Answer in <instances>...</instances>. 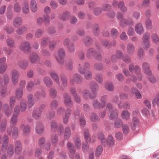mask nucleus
<instances>
[{
	"mask_svg": "<svg viewBox=\"0 0 159 159\" xmlns=\"http://www.w3.org/2000/svg\"><path fill=\"white\" fill-rule=\"evenodd\" d=\"M10 74L12 83L14 85L17 84L18 82L20 75L19 71L17 69H14L11 71Z\"/></svg>",
	"mask_w": 159,
	"mask_h": 159,
	"instance_id": "f257e3e1",
	"label": "nucleus"
},
{
	"mask_svg": "<svg viewBox=\"0 0 159 159\" xmlns=\"http://www.w3.org/2000/svg\"><path fill=\"white\" fill-rule=\"evenodd\" d=\"M82 77L77 73L74 74L73 77L70 78V83L72 85H74L75 83L77 84H81L82 80Z\"/></svg>",
	"mask_w": 159,
	"mask_h": 159,
	"instance_id": "f03ea898",
	"label": "nucleus"
},
{
	"mask_svg": "<svg viewBox=\"0 0 159 159\" xmlns=\"http://www.w3.org/2000/svg\"><path fill=\"white\" fill-rule=\"evenodd\" d=\"M19 49L24 52L27 53L31 51V47L29 42H24L20 45Z\"/></svg>",
	"mask_w": 159,
	"mask_h": 159,
	"instance_id": "7ed1b4c3",
	"label": "nucleus"
},
{
	"mask_svg": "<svg viewBox=\"0 0 159 159\" xmlns=\"http://www.w3.org/2000/svg\"><path fill=\"white\" fill-rule=\"evenodd\" d=\"M19 129L20 130L23 131L22 134L24 136H27L30 133V127L28 125H25L22 124L20 126Z\"/></svg>",
	"mask_w": 159,
	"mask_h": 159,
	"instance_id": "20e7f679",
	"label": "nucleus"
},
{
	"mask_svg": "<svg viewBox=\"0 0 159 159\" xmlns=\"http://www.w3.org/2000/svg\"><path fill=\"white\" fill-rule=\"evenodd\" d=\"M58 53L61 59H60L57 57H55V58L59 63L61 64H63L64 63V61L63 59L65 56V53L64 50L61 48L58 51Z\"/></svg>",
	"mask_w": 159,
	"mask_h": 159,
	"instance_id": "39448f33",
	"label": "nucleus"
},
{
	"mask_svg": "<svg viewBox=\"0 0 159 159\" xmlns=\"http://www.w3.org/2000/svg\"><path fill=\"white\" fill-rule=\"evenodd\" d=\"M67 147L70 152V158L73 159L75 152V149L73 144L70 142L67 143Z\"/></svg>",
	"mask_w": 159,
	"mask_h": 159,
	"instance_id": "423d86ee",
	"label": "nucleus"
},
{
	"mask_svg": "<svg viewBox=\"0 0 159 159\" xmlns=\"http://www.w3.org/2000/svg\"><path fill=\"white\" fill-rule=\"evenodd\" d=\"M89 88L93 94H96L99 89L98 85L97 83L95 82H91L89 84Z\"/></svg>",
	"mask_w": 159,
	"mask_h": 159,
	"instance_id": "0eeeda50",
	"label": "nucleus"
},
{
	"mask_svg": "<svg viewBox=\"0 0 159 159\" xmlns=\"http://www.w3.org/2000/svg\"><path fill=\"white\" fill-rule=\"evenodd\" d=\"M2 110L5 114L6 116L8 117L10 116L12 112V109L9 108L7 104H4L2 107Z\"/></svg>",
	"mask_w": 159,
	"mask_h": 159,
	"instance_id": "6e6552de",
	"label": "nucleus"
},
{
	"mask_svg": "<svg viewBox=\"0 0 159 159\" xmlns=\"http://www.w3.org/2000/svg\"><path fill=\"white\" fill-rule=\"evenodd\" d=\"M90 67V64L88 62H86L84 63L83 68L80 66V64L78 70L81 74L83 75L85 73L86 70L89 69Z\"/></svg>",
	"mask_w": 159,
	"mask_h": 159,
	"instance_id": "1a4fd4ad",
	"label": "nucleus"
},
{
	"mask_svg": "<svg viewBox=\"0 0 159 159\" xmlns=\"http://www.w3.org/2000/svg\"><path fill=\"white\" fill-rule=\"evenodd\" d=\"M64 98L65 105L68 107H71L72 104V101L70 96L67 93L64 94Z\"/></svg>",
	"mask_w": 159,
	"mask_h": 159,
	"instance_id": "9d476101",
	"label": "nucleus"
},
{
	"mask_svg": "<svg viewBox=\"0 0 159 159\" xmlns=\"http://www.w3.org/2000/svg\"><path fill=\"white\" fill-rule=\"evenodd\" d=\"M83 96L85 99H88L89 98L92 99L96 97V94H92L89 90H85L83 92Z\"/></svg>",
	"mask_w": 159,
	"mask_h": 159,
	"instance_id": "9b49d317",
	"label": "nucleus"
},
{
	"mask_svg": "<svg viewBox=\"0 0 159 159\" xmlns=\"http://www.w3.org/2000/svg\"><path fill=\"white\" fill-rule=\"evenodd\" d=\"M18 65L20 69L25 70L28 66V61L25 60H20L18 62Z\"/></svg>",
	"mask_w": 159,
	"mask_h": 159,
	"instance_id": "f8f14e48",
	"label": "nucleus"
},
{
	"mask_svg": "<svg viewBox=\"0 0 159 159\" xmlns=\"http://www.w3.org/2000/svg\"><path fill=\"white\" fill-rule=\"evenodd\" d=\"M142 67L144 72L148 75L152 74L151 71L149 69V65L147 62H144L142 65Z\"/></svg>",
	"mask_w": 159,
	"mask_h": 159,
	"instance_id": "ddd939ff",
	"label": "nucleus"
},
{
	"mask_svg": "<svg viewBox=\"0 0 159 159\" xmlns=\"http://www.w3.org/2000/svg\"><path fill=\"white\" fill-rule=\"evenodd\" d=\"M134 24V23L131 19L128 20L125 19L124 21H122V22L120 24V25L122 27H124L127 25L133 26Z\"/></svg>",
	"mask_w": 159,
	"mask_h": 159,
	"instance_id": "4468645a",
	"label": "nucleus"
},
{
	"mask_svg": "<svg viewBox=\"0 0 159 159\" xmlns=\"http://www.w3.org/2000/svg\"><path fill=\"white\" fill-rule=\"evenodd\" d=\"M127 52L129 55L133 54L135 50V48L134 45L130 43H128L126 47Z\"/></svg>",
	"mask_w": 159,
	"mask_h": 159,
	"instance_id": "2eb2a0df",
	"label": "nucleus"
},
{
	"mask_svg": "<svg viewBox=\"0 0 159 159\" xmlns=\"http://www.w3.org/2000/svg\"><path fill=\"white\" fill-rule=\"evenodd\" d=\"M9 140V137L8 136L5 134L3 137V142L2 145V150L3 152L5 151L7 148V144Z\"/></svg>",
	"mask_w": 159,
	"mask_h": 159,
	"instance_id": "dca6fc26",
	"label": "nucleus"
},
{
	"mask_svg": "<svg viewBox=\"0 0 159 159\" xmlns=\"http://www.w3.org/2000/svg\"><path fill=\"white\" fill-rule=\"evenodd\" d=\"M23 23L22 19L20 17H17L14 19L13 21V25L16 28L21 26Z\"/></svg>",
	"mask_w": 159,
	"mask_h": 159,
	"instance_id": "f3484780",
	"label": "nucleus"
},
{
	"mask_svg": "<svg viewBox=\"0 0 159 159\" xmlns=\"http://www.w3.org/2000/svg\"><path fill=\"white\" fill-rule=\"evenodd\" d=\"M49 74L57 84L59 85L60 84L59 80L57 73L54 71L50 70L49 72Z\"/></svg>",
	"mask_w": 159,
	"mask_h": 159,
	"instance_id": "a211bd4d",
	"label": "nucleus"
},
{
	"mask_svg": "<svg viewBox=\"0 0 159 159\" xmlns=\"http://www.w3.org/2000/svg\"><path fill=\"white\" fill-rule=\"evenodd\" d=\"M34 104V101L33 98V95L29 94L27 96V105L29 108H30L33 107Z\"/></svg>",
	"mask_w": 159,
	"mask_h": 159,
	"instance_id": "6ab92c4d",
	"label": "nucleus"
},
{
	"mask_svg": "<svg viewBox=\"0 0 159 159\" xmlns=\"http://www.w3.org/2000/svg\"><path fill=\"white\" fill-rule=\"evenodd\" d=\"M22 150V146L20 141H17L15 143V152L19 154L20 153Z\"/></svg>",
	"mask_w": 159,
	"mask_h": 159,
	"instance_id": "aec40b11",
	"label": "nucleus"
},
{
	"mask_svg": "<svg viewBox=\"0 0 159 159\" xmlns=\"http://www.w3.org/2000/svg\"><path fill=\"white\" fill-rule=\"evenodd\" d=\"M135 30L136 33L139 35L142 34L144 30L143 27L141 23H138L135 26Z\"/></svg>",
	"mask_w": 159,
	"mask_h": 159,
	"instance_id": "412c9836",
	"label": "nucleus"
},
{
	"mask_svg": "<svg viewBox=\"0 0 159 159\" xmlns=\"http://www.w3.org/2000/svg\"><path fill=\"white\" fill-rule=\"evenodd\" d=\"M27 28L25 26H23L18 28L16 32L17 34L22 35L27 32Z\"/></svg>",
	"mask_w": 159,
	"mask_h": 159,
	"instance_id": "4be33fe9",
	"label": "nucleus"
},
{
	"mask_svg": "<svg viewBox=\"0 0 159 159\" xmlns=\"http://www.w3.org/2000/svg\"><path fill=\"white\" fill-rule=\"evenodd\" d=\"M31 11L33 12H36L38 10L37 3L35 0H31L30 2Z\"/></svg>",
	"mask_w": 159,
	"mask_h": 159,
	"instance_id": "5701e85b",
	"label": "nucleus"
},
{
	"mask_svg": "<svg viewBox=\"0 0 159 159\" xmlns=\"http://www.w3.org/2000/svg\"><path fill=\"white\" fill-rule=\"evenodd\" d=\"M71 135V130L70 128L67 127L65 128L64 133V138L65 140H68Z\"/></svg>",
	"mask_w": 159,
	"mask_h": 159,
	"instance_id": "b1692460",
	"label": "nucleus"
},
{
	"mask_svg": "<svg viewBox=\"0 0 159 159\" xmlns=\"http://www.w3.org/2000/svg\"><path fill=\"white\" fill-rule=\"evenodd\" d=\"M23 90L22 88H18L16 89L15 91V96L18 99H21L23 97Z\"/></svg>",
	"mask_w": 159,
	"mask_h": 159,
	"instance_id": "393cba45",
	"label": "nucleus"
},
{
	"mask_svg": "<svg viewBox=\"0 0 159 159\" xmlns=\"http://www.w3.org/2000/svg\"><path fill=\"white\" fill-rule=\"evenodd\" d=\"M39 56L35 53L32 54L30 57V61L31 63H35L39 60Z\"/></svg>",
	"mask_w": 159,
	"mask_h": 159,
	"instance_id": "a878e982",
	"label": "nucleus"
},
{
	"mask_svg": "<svg viewBox=\"0 0 159 159\" xmlns=\"http://www.w3.org/2000/svg\"><path fill=\"white\" fill-rule=\"evenodd\" d=\"M44 131V127L42 123L37 124L36 127V132L38 134H41Z\"/></svg>",
	"mask_w": 159,
	"mask_h": 159,
	"instance_id": "bb28decb",
	"label": "nucleus"
},
{
	"mask_svg": "<svg viewBox=\"0 0 159 159\" xmlns=\"http://www.w3.org/2000/svg\"><path fill=\"white\" fill-rule=\"evenodd\" d=\"M43 81L44 84L47 87H51L52 86V81L50 78L47 77H45L43 79Z\"/></svg>",
	"mask_w": 159,
	"mask_h": 159,
	"instance_id": "cd10ccee",
	"label": "nucleus"
},
{
	"mask_svg": "<svg viewBox=\"0 0 159 159\" xmlns=\"http://www.w3.org/2000/svg\"><path fill=\"white\" fill-rule=\"evenodd\" d=\"M22 11L25 14H27L29 11L28 3L27 1L24 2L22 7Z\"/></svg>",
	"mask_w": 159,
	"mask_h": 159,
	"instance_id": "c85d7f7f",
	"label": "nucleus"
},
{
	"mask_svg": "<svg viewBox=\"0 0 159 159\" xmlns=\"http://www.w3.org/2000/svg\"><path fill=\"white\" fill-rule=\"evenodd\" d=\"M14 152V147L13 145L10 144L7 148V154L8 157H11Z\"/></svg>",
	"mask_w": 159,
	"mask_h": 159,
	"instance_id": "c756f323",
	"label": "nucleus"
},
{
	"mask_svg": "<svg viewBox=\"0 0 159 159\" xmlns=\"http://www.w3.org/2000/svg\"><path fill=\"white\" fill-rule=\"evenodd\" d=\"M20 109L21 111L23 112L25 111L27 108V104L26 101L24 99L21 100L20 102Z\"/></svg>",
	"mask_w": 159,
	"mask_h": 159,
	"instance_id": "7c9ffc66",
	"label": "nucleus"
},
{
	"mask_svg": "<svg viewBox=\"0 0 159 159\" xmlns=\"http://www.w3.org/2000/svg\"><path fill=\"white\" fill-rule=\"evenodd\" d=\"M84 138L86 143H90L91 141V139L88 130L87 129H85L84 130Z\"/></svg>",
	"mask_w": 159,
	"mask_h": 159,
	"instance_id": "2f4dec72",
	"label": "nucleus"
},
{
	"mask_svg": "<svg viewBox=\"0 0 159 159\" xmlns=\"http://www.w3.org/2000/svg\"><path fill=\"white\" fill-rule=\"evenodd\" d=\"M95 50L93 48H90L87 51L86 57L89 58H91L92 57L94 56Z\"/></svg>",
	"mask_w": 159,
	"mask_h": 159,
	"instance_id": "473e14b6",
	"label": "nucleus"
},
{
	"mask_svg": "<svg viewBox=\"0 0 159 159\" xmlns=\"http://www.w3.org/2000/svg\"><path fill=\"white\" fill-rule=\"evenodd\" d=\"M121 117L123 120H127L129 119L130 114L129 112L127 110H124L121 114Z\"/></svg>",
	"mask_w": 159,
	"mask_h": 159,
	"instance_id": "72a5a7b5",
	"label": "nucleus"
},
{
	"mask_svg": "<svg viewBox=\"0 0 159 159\" xmlns=\"http://www.w3.org/2000/svg\"><path fill=\"white\" fill-rule=\"evenodd\" d=\"M123 56L122 53L120 51L117 52L115 55H113L111 57V60L112 61H114V59H120L123 58Z\"/></svg>",
	"mask_w": 159,
	"mask_h": 159,
	"instance_id": "f704fd0d",
	"label": "nucleus"
},
{
	"mask_svg": "<svg viewBox=\"0 0 159 159\" xmlns=\"http://www.w3.org/2000/svg\"><path fill=\"white\" fill-rule=\"evenodd\" d=\"M18 121V117L12 116L10 119V123L11 126L14 127L16 125Z\"/></svg>",
	"mask_w": 159,
	"mask_h": 159,
	"instance_id": "c9c22d12",
	"label": "nucleus"
},
{
	"mask_svg": "<svg viewBox=\"0 0 159 159\" xmlns=\"http://www.w3.org/2000/svg\"><path fill=\"white\" fill-rule=\"evenodd\" d=\"M98 139L101 141V144L103 145H105V143L107 142V139L105 138L103 134L102 133H100L98 135Z\"/></svg>",
	"mask_w": 159,
	"mask_h": 159,
	"instance_id": "e433bc0d",
	"label": "nucleus"
},
{
	"mask_svg": "<svg viewBox=\"0 0 159 159\" xmlns=\"http://www.w3.org/2000/svg\"><path fill=\"white\" fill-rule=\"evenodd\" d=\"M118 8L122 12H125L127 11V8L125 5L124 2L123 1H121L119 2Z\"/></svg>",
	"mask_w": 159,
	"mask_h": 159,
	"instance_id": "4c0bfd02",
	"label": "nucleus"
},
{
	"mask_svg": "<svg viewBox=\"0 0 159 159\" xmlns=\"http://www.w3.org/2000/svg\"><path fill=\"white\" fill-rule=\"evenodd\" d=\"M7 120L6 119L2 120L0 124V130L1 132H4L6 129Z\"/></svg>",
	"mask_w": 159,
	"mask_h": 159,
	"instance_id": "58836bf2",
	"label": "nucleus"
},
{
	"mask_svg": "<svg viewBox=\"0 0 159 159\" xmlns=\"http://www.w3.org/2000/svg\"><path fill=\"white\" fill-rule=\"evenodd\" d=\"M57 92L56 89L54 88H51L49 90V95L52 98H55L57 95Z\"/></svg>",
	"mask_w": 159,
	"mask_h": 159,
	"instance_id": "ea45409f",
	"label": "nucleus"
},
{
	"mask_svg": "<svg viewBox=\"0 0 159 159\" xmlns=\"http://www.w3.org/2000/svg\"><path fill=\"white\" fill-rule=\"evenodd\" d=\"M151 39L152 42L156 44L159 43V37L157 34H153L151 36Z\"/></svg>",
	"mask_w": 159,
	"mask_h": 159,
	"instance_id": "a19ab883",
	"label": "nucleus"
},
{
	"mask_svg": "<svg viewBox=\"0 0 159 159\" xmlns=\"http://www.w3.org/2000/svg\"><path fill=\"white\" fill-rule=\"evenodd\" d=\"M19 131L17 127H14L13 128L12 132V136L13 138H16L19 135Z\"/></svg>",
	"mask_w": 159,
	"mask_h": 159,
	"instance_id": "79ce46f5",
	"label": "nucleus"
},
{
	"mask_svg": "<svg viewBox=\"0 0 159 159\" xmlns=\"http://www.w3.org/2000/svg\"><path fill=\"white\" fill-rule=\"evenodd\" d=\"M58 141L57 136L56 135H53L51 137V142L52 146H56Z\"/></svg>",
	"mask_w": 159,
	"mask_h": 159,
	"instance_id": "37998d69",
	"label": "nucleus"
},
{
	"mask_svg": "<svg viewBox=\"0 0 159 159\" xmlns=\"http://www.w3.org/2000/svg\"><path fill=\"white\" fill-rule=\"evenodd\" d=\"M49 39L47 37H45L42 39L41 42V45L43 47H45L47 45L49 42Z\"/></svg>",
	"mask_w": 159,
	"mask_h": 159,
	"instance_id": "c03bdc74",
	"label": "nucleus"
},
{
	"mask_svg": "<svg viewBox=\"0 0 159 159\" xmlns=\"http://www.w3.org/2000/svg\"><path fill=\"white\" fill-rule=\"evenodd\" d=\"M114 143V141L113 137L111 136L110 135L109 136L108 140H107V142L105 143L107 144L109 146H112Z\"/></svg>",
	"mask_w": 159,
	"mask_h": 159,
	"instance_id": "a18cd8bd",
	"label": "nucleus"
},
{
	"mask_svg": "<svg viewBox=\"0 0 159 159\" xmlns=\"http://www.w3.org/2000/svg\"><path fill=\"white\" fill-rule=\"evenodd\" d=\"M20 113V107L19 105L15 106L14 109L12 116L18 117Z\"/></svg>",
	"mask_w": 159,
	"mask_h": 159,
	"instance_id": "49530a36",
	"label": "nucleus"
},
{
	"mask_svg": "<svg viewBox=\"0 0 159 159\" xmlns=\"http://www.w3.org/2000/svg\"><path fill=\"white\" fill-rule=\"evenodd\" d=\"M105 87L107 90L110 91H112L114 89L112 84L109 82H107L105 84Z\"/></svg>",
	"mask_w": 159,
	"mask_h": 159,
	"instance_id": "de8ad7c7",
	"label": "nucleus"
},
{
	"mask_svg": "<svg viewBox=\"0 0 159 159\" xmlns=\"http://www.w3.org/2000/svg\"><path fill=\"white\" fill-rule=\"evenodd\" d=\"M6 43L8 46L10 48H14L15 47L14 41L12 39H7L6 40Z\"/></svg>",
	"mask_w": 159,
	"mask_h": 159,
	"instance_id": "09e8293b",
	"label": "nucleus"
},
{
	"mask_svg": "<svg viewBox=\"0 0 159 159\" xmlns=\"http://www.w3.org/2000/svg\"><path fill=\"white\" fill-rule=\"evenodd\" d=\"M34 95L35 97L38 99H40L42 97L45 98L46 97V94L44 92H36Z\"/></svg>",
	"mask_w": 159,
	"mask_h": 159,
	"instance_id": "8fccbe9b",
	"label": "nucleus"
},
{
	"mask_svg": "<svg viewBox=\"0 0 159 159\" xmlns=\"http://www.w3.org/2000/svg\"><path fill=\"white\" fill-rule=\"evenodd\" d=\"M102 9L101 7H97L95 8L93 11V14L96 16H98L101 14L102 13Z\"/></svg>",
	"mask_w": 159,
	"mask_h": 159,
	"instance_id": "3c124183",
	"label": "nucleus"
},
{
	"mask_svg": "<svg viewBox=\"0 0 159 159\" xmlns=\"http://www.w3.org/2000/svg\"><path fill=\"white\" fill-rule=\"evenodd\" d=\"M90 116L91 120L93 122H97L100 120L99 117L94 113H91Z\"/></svg>",
	"mask_w": 159,
	"mask_h": 159,
	"instance_id": "603ef678",
	"label": "nucleus"
},
{
	"mask_svg": "<svg viewBox=\"0 0 159 159\" xmlns=\"http://www.w3.org/2000/svg\"><path fill=\"white\" fill-rule=\"evenodd\" d=\"M41 114L40 112H37L36 110H34L32 113V116L34 119L38 120L40 118Z\"/></svg>",
	"mask_w": 159,
	"mask_h": 159,
	"instance_id": "864d4df0",
	"label": "nucleus"
},
{
	"mask_svg": "<svg viewBox=\"0 0 159 159\" xmlns=\"http://www.w3.org/2000/svg\"><path fill=\"white\" fill-rule=\"evenodd\" d=\"M111 34L113 39H116L119 35V33L117 30L115 29H113L111 30Z\"/></svg>",
	"mask_w": 159,
	"mask_h": 159,
	"instance_id": "5fc2aeb1",
	"label": "nucleus"
},
{
	"mask_svg": "<svg viewBox=\"0 0 159 159\" xmlns=\"http://www.w3.org/2000/svg\"><path fill=\"white\" fill-rule=\"evenodd\" d=\"M107 95H104L101 97V107L103 108L105 106L106 101L107 100Z\"/></svg>",
	"mask_w": 159,
	"mask_h": 159,
	"instance_id": "6e6d98bb",
	"label": "nucleus"
},
{
	"mask_svg": "<svg viewBox=\"0 0 159 159\" xmlns=\"http://www.w3.org/2000/svg\"><path fill=\"white\" fill-rule=\"evenodd\" d=\"M4 30L8 34H11L13 31V28L10 26H6L4 28Z\"/></svg>",
	"mask_w": 159,
	"mask_h": 159,
	"instance_id": "4d7b16f0",
	"label": "nucleus"
},
{
	"mask_svg": "<svg viewBox=\"0 0 159 159\" xmlns=\"http://www.w3.org/2000/svg\"><path fill=\"white\" fill-rule=\"evenodd\" d=\"M92 40L89 37H86L84 39L83 42L85 45L87 46L90 45L92 43Z\"/></svg>",
	"mask_w": 159,
	"mask_h": 159,
	"instance_id": "13d9d810",
	"label": "nucleus"
},
{
	"mask_svg": "<svg viewBox=\"0 0 159 159\" xmlns=\"http://www.w3.org/2000/svg\"><path fill=\"white\" fill-rule=\"evenodd\" d=\"M34 84L33 82L31 81L29 82L26 85V88L27 91L31 92L32 91V88L34 86Z\"/></svg>",
	"mask_w": 159,
	"mask_h": 159,
	"instance_id": "bf43d9fd",
	"label": "nucleus"
},
{
	"mask_svg": "<svg viewBox=\"0 0 159 159\" xmlns=\"http://www.w3.org/2000/svg\"><path fill=\"white\" fill-rule=\"evenodd\" d=\"M58 106V102L55 100L52 101L50 104V108L52 110L55 109Z\"/></svg>",
	"mask_w": 159,
	"mask_h": 159,
	"instance_id": "052dcab7",
	"label": "nucleus"
},
{
	"mask_svg": "<svg viewBox=\"0 0 159 159\" xmlns=\"http://www.w3.org/2000/svg\"><path fill=\"white\" fill-rule=\"evenodd\" d=\"M145 25L146 28L147 29L150 30L152 27V21L150 19H147L145 21Z\"/></svg>",
	"mask_w": 159,
	"mask_h": 159,
	"instance_id": "680f3d73",
	"label": "nucleus"
},
{
	"mask_svg": "<svg viewBox=\"0 0 159 159\" xmlns=\"http://www.w3.org/2000/svg\"><path fill=\"white\" fill-rule=\"evenodd\" d=\"M13 9L16 13H19L20 11L21 7L18 3L16 2L14 4Z\"/></svg>",
	"mask_w": 159,
	"mask_h": 159,
	"instance_id": "e2e57ef3",
	"label": "nucleus"
},
{
	"mask_svg": "<svg viewBox=\"0 0 159 159\" xmlns=\"http://www.w3.org/2000/svg\"><path fill=\"white\" fill-rule=\"evenodd\" d=\"M45 138L43 137H41L39 141V145L41 148H44L45 146Z\"/></svg>",
	"mask_w": 159,
	"mask_h": 159,
	"instance_id": "0e129e2a",
	"label": "nucleus"
},
{
	"mask_svg": "<svg viewBox=\"0 0 159 159\" xmlns=\"http://www.w3.org/2000/svg\"><path fill=\"white\" fill-rule=\"evenodd\" d=\"M150 34L149 33H145L143 35L142 40L143 42L149 41Z\"/></svg>",
	"mask_w": 159,
	"mask_h": 159,
	"instance_id": "69168bd1",
	"label": "nucleus"
},
{
	"mask_svg": "<svg viewBox=\"0 0 159 159\" xmlns=\"http://www.w3.org/2000/svg\"><path fill=\"white\" fill-rule=\"evenodd\" d=\"M103 151L102 147L101 146H98L96 149L95 155L97 157L100 156Z\"/></svg>",
	"mask_w": 159,
	"mask_h": 159,
	"instance_id": "338daca9",
	"label": "nucleus"
},
{
	"mask_svg": "<svg viewBox=\"0 0 159 159\" xmlns=\"http://www.w3.org/2000/svg\"><path fill=\"white\" fill-rule=\"evenodd\" d=\"M16 103V99L14 97L11 96L10 98L9 105L11 109H12Z\"/></svg>",
	"mask_w": 159,
	"mask_h": 159,
	"instance_id": "774afa93",
	"label": "nucleus"
}]
</instances>
